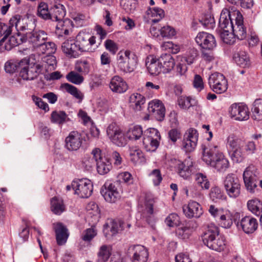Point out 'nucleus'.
<instances>
[{"instance_id":"a19ab883","label":"nucleus","mask_w":262,"mask_h":262,"mask_svg":"<svg viewBox=\"0 0 262 262\" xmlns=\"http://www.w3.org/2000/svg\"><path fill=\"white\" fill-rule=\"evenodd\" d=\"M247 207L249 211L256 216H259L262 212V202L258 199L249 200L247 202Z\"/></svg>"},{"instance_id":"e2e57ef3","label":"nucleus","mask_w":262,"mask_h":262,"mask_svg":"<svg viewBox=\"0 0 262 262\" xmlns=\"http://www.w3.org/2000/svg\"><path fill=\"white\" fill-rule=\"evenodd\" d=\"M232 23L230 19L227 18V15L224 11H222L219 19V26L223 30V31L230 29V23Z\"/></svg>"},{"instance_id":"72a5a7b5","label":"nucleus","mask_w":262,"mask_h":262,"mask_svg":"<svg viewBox=\"0 0 262 262\" xmlns=\"http://www.w3.org/2000/svg\"><path fill=\"white\" fill-rule=\"evenodd\" d=\"M192 162L189 159H186L178 165V173L184 179H188L192 173Z\"/></svg>"},{"instance_id":"0e129e2a","label":"nucleus","mask_w":262,"mask_h":262,"mask_svg":"<svg viewBox=\"0 0 262 262\" xmlns=\"http://www.w3.org/2000/svg\"><path fill=\"white\" fill-rule=\"evenodd\" d=\"M191 233L190 229L186 226H182L178 228L176 230L177 236L181 239H187L189 237Z\"/></svg>"},{"instance_id":"338daca9","label":"nucleus","mask_w":262,"mask_h":262,"mask_svg":"<svg viewBox=\"0 0 262 262\" xmlns=\"http://www.w3.org/2000/svg\"><path fill=\"white\" fill-rule=\"evenodd\" d=\"M201 24L207 29H213L215 26L214 17L210 14H206L200 20Z\"/></svg>"},{"instance_id":"6e6d98bb","label":"nucleus","mask_w":262,"mask_h":262,"mask_svg":"<svg viewBox=\"0 0 262 262\" xmlns=\"http://www.w3.org/2000/svg\"><path fill=\"white\" fill-rule=\"evenodd\" d=\"M242 145L240 142L233 135H230L227 139V148L229 152L231 150L237 148Z\"/></svg>"},{"instance_id":"2f4dec72","label":"nucleus","mask_w":262,"mask_h":262,"mask_svg":"<svg viewBox=\"0 0 262 262\" xmlns=\"http://www.w3.org/2000/svg\"><path fill=\"white\" fill-rule=\"evenodd\" d=\"M62 51L71 57L77 58L80 55L77 45L75 40L67 39L61 46Z\"/></svg>"},{"instance_id":"e433bc0d","label":"nucleus","mask_w":262,"mask_h":262,"mask_svg":"<svg viewBox=\"0 0 262 262\" xmlns=\"http://www.w3.org/2000/svg\"><path fill=\"white\" fill-rule=\"evenodd\" d=\"M196 101L191 98L190 97H187L185 96H181L178 99V104L181 108L183 110H187L190 107H198L200 108L199 106L196 105Z\"/></svg>"},{"instance_id":"49530a36","label":"nucleus","mask_w":262,"mask_h":262,"mask_svg":"<svg viewBox=\"0 0 262 262\" xmlns=\"http://www.w3.org/2000/svg\"><path fill=\"white\" fill-rule=\"evenodd\" d=\"M147 14L152 18L151 21L154 23L160 21L165 15L164 10L157 7L149 8L147 10Z\"/></svg>"},{"instance_id":"dca6fc26","label":"nucleus","mask_w":262,"mask_h":262,"mask_svg":"<svg viewBox=\"0 0 262 262\" xmlns=\"http://www.w3.org/2000/svg\"><path fill=\"white\" fill-rule=\"evenodd\" d=\"M96 158V167L98 172L100 174H105L108 173L112 168V164L110 160L103 156L99 148H95L92 151Z\"/></svg>"},{"instance_id":"5701e85b","label":"nucleus","mask_w":262,"mask_h":262,"mask_svg":"<svg viewBox=\"0 0 262 262\" xmlns=\"http://www.w3.org/2000/svg\"><path fill=\"white\" fill-rule=\"evenodd\" d=\"M83 138L77 131H72L65 139V147L70 151L78 150L81 146Z\"/></svg>"},{"instance_id":"f704fd0d","label":"nucleus","mask_w":262,"mask_h":262,"mask_svg":"<svg viewBox=\"0 0 262 262\" xmlns=\"http://www.w3.org/2000/svg\"><path fill=\"white\" fill-rule=\"evenodd\" d=\"M124 229V223L121 221L110 220L104 225L103 232L107 233L110 231L112 235H116Z\"/></svg>"},{"instance_id":"a18cd8bd","label":"nucleus","mask_w":262,"mask_h":262,"mask_svg":"<svg viewBox=\"0 0 262 262\" xmlns=\"http://www.w3.org/2000/svg\"><path fill=\"white\" fill-rule=\"evenodd\" d=\"M61 88L65 90L68 93L73 96L75 98L79 100V102H81L83 99V94L78 90V89L68 83H63L61 85Z\"/></svg>"},{"instance_id":"f257e3e1","label":"nucleus","mask_w":262,"mask_h":262,"mask_svg":"<svg viewBox=\"0 0 262 262\" xmlns=\"http://www.w3.org/2000/svg\"><path fill=\"white\" fill-rule=\"evenodd\" d=\"M202 160L217 171L224 172L229 167V162L215 145H202Z\"/></svg>"},{"instance_id":"5fc2aeb1","label":"nucleus","mask_w":262,"mask_h":262,"mask_svg":"<svg viewBox=\"0 0 262 262\" xmlns=\"http://www.w3.org/2000/svg\"><path fill=\"white\" fill-rule=\"evenodd\" d=\"M75 70L81 74L86 75L90 71V63L85 60L79 61L76 64Z\"/></svg>"},{"instance_id":"f03ea898","label":"nucleus","mask_w":262,"mask_h":262,"mask_svg":"<svg viewBox=\"0 0 262 262\" xmlns=\"http://www.w3.org/2000/svg\"><path fill=\"white\" fill-rule=\"evenodd\" d=\"M219 233L217 226L213 224L209 225L201 236L203 243L212 250L217 252L224 251L226 246V239L224 235H220Z\"/></svg>"},{"instance_id":"7ed1b4c3","label":"nucleus","mask_w":262,"mask_h":262,"mask_svg":"<svg viewBox=\"0 0 262 262\" xmlns=\"http://www.w3.org/2000/svg\"><path fill=\"white\" fill-rule=\"evenodd\" d=\"M30 57L25 58L21 60H10L5 64V70L7 73H14L19 72V76L24 80H33L32 67H29Z\"/></svg>"},{"instance_id":"cd10ccee","label":"nucleus","mask_w":262,"mask_h":262,"mask_svg":"<svg viewBox=\"0 0 262 262\" xmlns=\"http://www.w3.org/2000/svg\"><path fill=\"white\" fill-rule=\"evenodd\" d=\"M230 28L231 31L233 33V34L237 38V39L239 40H243L246 37V29L243 25V20L242 16L239 18H236L234 26L233 23L231 22Z\"/></svg>"},{"instance_id":"8fccbe9b","label":"nucleus","mask_w":262,"mask_h":262,"mask_svg":"<svg viewBox=\"0 0 262 262\" xmlns=\"http://www.w3.org/2000/svg\"><path fill=\"white\" fill-rule=\"evenodd\" d=\"M37 15L38 17L45 20L49 19L50 8L49 9L48 5L44 2H41L38 6Z\"/></svg>"},{"instance_id":"603ef678","label":"nucleus","mask_w":262,"mask_h":262,"mask_svg":"<svg viewBox=\"0 0 262 262\" xmlns=\"http://www.w3.org/2000/svg\"><path fill=\"white\" fill-rule=\"evenodd\" d=\"M254 119L260 120L262 117V99L255 100L252 108Z\"/></svg>"},{"instance_id":"a878e982","label":"nucleus","mask_w":262,"mask_h":262,"mask_svg":"<svg viewBox=\"0 0 262 262\" xmlns=\"http://www.w3.org/2000/svg\"><path fill=\"white\" fill-rule=\"evenodd\" d=\"M183 210L185 216L189 219L200 217L203 214L202 208L200 204L193 201H190L188 204L184 205Z\"/></svg>"},{"instance_id":"ea45409f","label":"nucleus","mask_w":262,"mask_h":262,"mask_svg":"<svg viewBox=\"0 0 262 262\" xmlns=\"http://www.w3.org/2000/svg\"><path fill=\"white\" fill-rule=\"evenodd\" d=\"M232 160L234 162L240 163L242 162L246 157V154L244 150L243 145L231 150L229 152Z\"/></svg>"},{"instance_id":"2eb2a0df","label":"nucleus","mask_w":262,"mask_h":262,"mask_svg":"<svg viewBox=\"0 0 262 262\" xmlns=\"http://www.w3.org/2000/svg\"><path fill=\"white\" fill-rule=\"evenodd\" d=\"M243 179L247 190L254 193L257 188L259 177L254 167L249 166L243 173Z\"/></svg>"},{"instance_id":"b1692460","label":"nucleus","mask_w":262,"mask_h":262,"mask_svg":"<svg viewBox=\"0 0 262 262\" xmlns=\"http://www.w3.org/2000/svg\"><path fill=\"white\" fill-rule=\"evenodd\" d=\"M238 228H241L246 234L253 233L258 227L256 219L251 216H245L236 224Z\"/></svg>"},{"instance_id":"09e8293b","label":"nucleus","mask_w":262,"mask_h":262,"mask_svg":"<svg viewBox=\"0 0 262 262\" xmlns=\"http://www.w3.org/2000/svg\"><path fill=\"white\" fill-rule=\"evenodd\" d=\"M144 135L142 127L140 125L131 126L127 132V136L130 140H137Z\"/></svg>"},{"instance_id":"c756f323","label":"nucleus","mask_w":262,"mask_h":262,"mask_svg":"<svg viewBox=\"0 0 262 262\" xmlns=\"http://www.w3.org/2000/svg\"><path fill=\"white\" fill-rule=\"evenodd\" d=\"M146 66L151 75H158L162 72L158 58L154 55H149L147 57Z\"/></svg>"},{"instance_id":"680f3d73","label":"nucleus","mask_w":262,"mask_h":262,"mask_svg":"<svg viewBox=\"0 0 262 262\" xmlns=\"http://www.w3.org/2000/svg\"><path fill=\"white\" fill-rule=\"evenodd\" d=\"M219 224L224 228H229L232 225V220L229 214H222L220 215L219 219H217Z\"/></svg>"},{"instance_id":"a211bd4d","label":"nucleus","mask_w":262,"mask_h":262,"mask_svg":"<svg viewBox=\"0 0 262 262\" xmlns=\"http://www.w3.org/2000/svg\"><path fill=\"white\" fill-rule=\"evenodd\" d=\"M229 113L231 118L237 121H246L249 118L248 108L242 103L232 104L229 108Z\"/></svg>"},{"instance_id":"58836bf2","label":"nucleus","mask_w":262,"mask_h":262,"mask_svg":"<svg viewBox=\"0 0 262 262\" xmlns=\"http://www.w3.org/2000/svg\"><path fill=\"white\" fill-rule=\"evenodd\" d=\"M69 119L68 115L64 111H54L52 112L51 115V121L52 123L59 125L63 124Z\"/></svg>"},{"instance_id":"bf43d9fd","label":"nucleus","mask_w":262,"mask_h":262,"mask_svg":"<svg viewBox=\"0 0 262 262\" xmlns=\"http://www.w3.org/2000/svg\"><path fill=\"white\" fill-rule=\"evenodd\" d=\"M120 5L127 12H133L137 6V0H120Z\"/></svg>"},{"instance_id":"c85d7f7f","label":"nucleus","mask_w":262,"mask_h":262,"mask_svg":"<svg viewBox=\"0 0 262 262\" xmlns=\"http://www.w3.org/2000/svg\"><path fill=\"white\" fill-rule=\"evenodd\" d=\"M158 58L163 73H168L173 69L175 62L171 54L163 53Z\"/></svg>"},{"instance_id":"79ce46f5","label":"nucleus","mask_w":262,"mask_h":262,"mask_svg":"<svg viewBox=\"0 0 262 262\" xmlns=\"http://www.w3.org/2000/svg\"><path fill=\"white\" fill-rule=\"evenodd\" d=\"M129 101L136 111H140L142 105L145 102V98L139 93H134L129 97Z\"/></svg>"},{"instance_id":"0eeeda50","label":"nucleus","mask_w":262,"mask_h":262,"mask_svg":"<svg viewBox=\"0 0 262 262\" xmlns=\"http://www.w3.org/2000/svg\"><path fill=\"white\" fill-rule=\"evenodd\" d=\"M96 36L91 35L85 31H80L76 37L75 40L80 53L92 52V46L96 43Z\"/></svg>"},{"instance_id":"4468645a","label":"nucleus","mask_w":262,"mask_h":262,"mask_svg":"<svg viewBox=\"0 0 262 262\" xmlns=\"http://www.w3.org/2000/svg\"><path fill=\"white\" fill-rule=\"evenodd\" d=\"M154 200L149 196H145L144 202L139 201L138 205V211L140 213L141 218L150 224L153 218V204Z\"/></svg>"},{"instance_id":"f3484780","label":"nucleus","mask_w":262,"mask_h":262,"mask_svg":"<svg viewBox=\"0 0 262 262\" xmlns=\"http://www.w3.org/2000/svg\"><path fill=\"white\" fill-rule=\"evenodd\" d=\"M106 133L112 142L116 145L122 147L126 145V140L124 133L115 123L108 125Z\"/></svg>"},{"instance_id":"3c124183","label":"nucleus","mask_w":262,"mask_h":262,"mask_svg":"<svg viewBox=\"0 0 262 262\" xmlns=\"http://www.w3.org/2000/svg\"><path fill=\"white\" fill-rule=\"evenodd\" d=\"M97 234V231L95 226H92L91 228H88L82 232L81 238L85 242H91Z\"/></svg>"},{"instance_id":"423d86ee","label":"nucleus","mask_w":262,"mask_h":262,"mask_svg":"<svg viewBox=\"0 0 262 262\" xmlns=\"http://www.w3.org/2000/svg\"><path fill=\"white\" fill-rule=\"evenodd\" d=\"M194 180L196 184L201 187V189L191 186L188 189L184 188V190L187 196L190 195L193 198L202 199L204 197L202 190H208L210 188V182L206 175L201 172L196 173L194 175Z\"/></svg>"},{"instance_id":"412c9836","label":"nucleus","mask_w":262,"mask_h":262,"mask_svg":"<svg viewBox=\"0 0 262 262\" xmlns=\"http://www.w3.org/2000/svg\"><path fill=\"white\" fill-rule=\"evenodd\" d=\"M195 40L202 49L213 50L216 45L214 36L205 32L199 33Z\"/></svg>"},{"instance_id":"de8ad7c7","label":"nucleus","mask_w":262,"mask_h":262,"mask_svg":"<svg viewBox=\"0 0 262 262\" xmlns=\"http://www.w3.org/2000/svg\"><path fill=\"white\" fill-rule=\"evenodd\" d=\"M198 56V50L195 48L189 49L184 56L180 57L181 61L185 62L187 65L193 64L196 60Z\"/></svg>"},{"instance_id":"4d7b16f0","label":"nucleus","mask_w":262,"mask_h":262,"mask_svg":"<svg viewBox=\"0 0 262 262\" xmlns=\"http://www.w3.org/2000/svg\"><path fill=\"white\" fill-rule=\"evenodd\" d=\"M92 157L86 156L84 157L82 161V167L86 171H91L93 167L96 165V158H94V155Z\"/></svg>"},{"instance_id":"1a4fd4ad","label":"nucleus","mask_w":262,"mask_h":262,"mask_svg":"<svg viewBox=\"0 0 262 262\" xmlns=\"http://www.w3.org/2000/svg\"><path fill=\"white\" fill-rule=\"evenodd\" d=\"M118 181L113 183L107 181L102 187L100 193L106 202L113 203L120 199L121 195L118 190Z\"/></svg>"},{"instance_id":"9b49d317","label":"nucleus","mask_w":262,"mask_h":262,"mask_svg":"<svg viewBox=\"0 0 262 262\" xmlns=\"http://www.w3.org/2000/svg\"><path fill=\"white\" fill-rule=\"evenodd\" d=\"M227 194L230 198H236L241 193V183L238 178L234 174H228L224 181Z\"/></svg>"},{"instance_id":"864d4df0","label":"nucleus","mask_w":262,"mask_h":262,"mask_svg":"<svg viewBox=\"0 0 262 262\" xmlns=\"http://www.w3.org/2000/svg\"><path fill=\"white\" fill-rule=\"evenodd\" d=\"M210 197L214 202H217L220 200H225L226 198L224 192L217 186L213 187L211 189Z\"/></svg>"},{"instance_id":"6ab92c4d","label":"nucleus","mask_w":262,"mask_h":262,"mask_svg":"<svg viewBox=\"0 0 262 262\" xmlns=\"http://www.w3.org/2000/svg\"><path fill=\"white\" fill-rule=\"evenodd\" d=\"M52 54H46V56L41 57V63L37 64L35 66V73L37 75H40V73L49 72L55 69L56 60L55 57Z\"/></svg>"},{"instance_id":"aec40b11","label":"nucleus","mask_w":262,"mask_h":262,"mask_svg":"<svg viewBox=\"0 0 262 262\" xmlns=\"http://www.w3.org/2000/svg\"><path fill=\"white\" fill-rule=\"evenodd\" d=\"M198 133L194 128H189L184 135L182 148L186 152L192 151L195 148L198 140Z\"/></svg>"},{"instance_id":"ddd939ff","label":"nucleus","mask_w":262,"mask_h":262,"mask_svg":"<svg viewBox=\"0 0 262 262\" xmlns=\"http://www.w3.org/2000/svg\"><path fill=\"white\" fill-rule=\"evenodd\" d=\"M210 89L217 94L225 92L228 89L227 80L221 73L217 72L212 74L208 78Z\"/></svg>"},{"instance_id":"774afa93","label":"nucleus","mask_w":262,"mask_h":262,"mask_svg":"<svg viewBox=\"0 0 262 262\" xmlns=\"http://www.w3.org/2000/svg\"><path fill=\"white\" fill-rule=\"evenodd\" d=\"M230 31H231L230 29L223 31L221 34V37L225 43L231 45L235 42V38L233 33H230Z\"/></svg>"},{"instance_id":"20e7f679","label":"nucleus","mask_w":262,"mask_h":262,"mask_svg":"<svg viewBox=\"0 0 262 262\" xmlns=\"http://www.w3.org/2000/svg\"><path fill=\"white\" fill-rule=\"evenodd\" d=\"M47 34L44 31L39 30L34 32V60L36 59V54L39 56L55 52V44L51 41L47 42Z\"/></svg>"},{"instance_id":"f8f14e48","label":"nucleus","mask_w":262,"mask_h":262,"mask_svg":"<svg viewBox=\"0 0 262 262\" xmlns=\"http://www.w3.org/2000/svg\"><path fill=\"white\" fill-rule=\"evenodd\" d=\"M72 189L74 190L75 193L80 197L88 198L92 194L93 185L89 179H78L72 182Z\"/></svg>"},{"instance_id":"37998d69","label":"nucleus","mask_w":262,"mask_h":262,"mask_svg":"<svg viewBox=\"0 0 262 262\" xmlns=\"http://www.w3.org/2000/svg\"><path fill=\"white\" fill-rule=\"evenodd\" d=\"M129 155L130 161L134 164H137L141 162L142 159L143 158L142 151L137 146L129 147Z\"/></svg>"},{"instance_id":"13d9d810","label":"nucleus","mask_w":262,"mask_h":262,"mask_svg":"<svg viewBox=\"0 0 262 262\" xmlns=\"http://www.w3.org/2000/svg\"><path fill=\"white\" fill-rule=\"evenodd\" d=\"M66 78L69 82L75 84H80L84 80L83 76L74 71L69 72L66 75Z\"/></svg>"},{"instance_id":"052dcab7","label":"nucleus","mask_w":262,"mask_h":262,"mask_svg":"<svg viewBox=\"0 0 262 262\" xmlns=\"http://www.w3.org/2000/svg\"><path fill=\"white\" fill-rule=\"evenodd\" d=\"M110 254L109 247L107 245L102 246L98 253V260L100 262H105L108 260Z\"/></svg>"},{"instance_id":"4c0bfd02","label":"nucleus","mask_w":262,"mask_h":262,"mask_svg":"<svg viewBox=\"0 0 262 262\" xmlns=\"http://www.w3.org/2000/svg\"><path fill=\"white\" fill-rule=\"evenodd\" d=\"M51 205L52 211L56 215H60L65 210L63 200L56 196L51 199Z\"/></svg>"},{"instance_id":"c03bdc74","label":"nucleus","mask_w":262,"mask_h":262,"mask_svg":"<svg viewBox=\"0 0 262 262\" xmlns=\"http://www.w3.org/2000/svg\"><path fill=\"white\" fill-rule=\"evenodd\" d=\"M61 88L65 90L68 93L73 96L75 98L79 100V102H81L83 99V94L78 90V89L68 83H63L61 85Z\"/></svg>"},{"instance_id":"c9c22d12","label":"nucleus","mask_w":262,"mask_h":262,"mask_svg":"<svg viewBox=\"0 0 262 262\" xmlns=\"http://www.w3.org/2000/svg\"><path fill=\"white\" fill-rule=\"evenodd\" d=\"M233 59L238 66L243 68H249L251 64L248 54L243 51L234 53Z\"/></svg>"},{"instance_id":"9d476101","label":"nucleus","mask_w":262,"mask_h":262,"mask_svg":"<svg viewBox=\"0 0 262 262\" xmlns=\"http://www.w3.org/2000/svg\"><path fill=\"white\" fill-rule=\"evenodd\" d=\"M21 16L17 14L12 16L9 20V25L0 22V46H3V42L11 33L13 28L15 27L17 31L18 30V24L20 23ZM21 30H26V26H21L19 28Z\"/></svg>"},{"instance_id":"69168bd1","label":"nucleus","mask_w":262,"mask_h":262,"mask_svg":"<svg viewBox=\"0 0 262 262\" xmlns=\"http://www.w3.org/2000/svg\"><path fill=\"white\" fill-rule=\"evenodd\" d=\"M166 224L170 227L177 226L180 224V217L176 213L170 214L165 219Z\"/></svg>"},{"instance_id":"4be33fe9","label":"nucleus","mask_w":262,"mask_h":262,"mask_svg":"<svg viewBox=\"0 0 262 262\" xmlns=\"http://www.w3.org/2000/svg\"><path fill=\"white\" fill-rule=\"evenodd\" d=\"M128 253L132 256L133 262H146L148 257V252L146 248L141 245L130 246Z\"/></svg>"},{"instance_id":"473e14b6","label":"nucleus","mask_w":262,"mask_h":262,"mask_svg":"<svg viewBox=\"0 0 262 262\" xmlns=\"http://www.w3.org/2000/svg\"><path fill=\"white\" fill-rule=\"evenodd\" d=\"M110 88L113 92L123 93L126 91L128 86L122 78L118 76H115L111 80Z\"/></svg>"},{"instance_id":"393cba45","label":"nucleus","mask_w":262,"mask_h":262,"mask_svg":"<svg viewBox=\"0 0 262 262\" xmlns=\"http://www.w3.org/2000/svg\"><path fill=\"white\" fill-rule=\"evenodd\" d=\"M66 13V12L63 5L58 4L53 6L50 8L49 19L57 22L56 25H58V27H61L63 21L66 20L64 19Z\"/></svg>"},{"instance_id":"39448f33","label":"nucleus","mask_w":262,"mask_h":262,"mask_svg":"<svg viewBox=\"0 0 262 262\" xmlns=\"http://www.w3.org/2000/svg\"><path fill=\"white\" fill-rule=\"evenodd\" d=\"M117 66L122 72L131 73L134 71L137 63L136 55L129 50L120 51L116 56Z\"/></svg>"},{"instance_id":"bb28decb","label":"nucleus","mask_w":262,"mask_h":262,"mask_svg":"<svg viewBox=\"0 0 262 262\" xmlns=\"http://www.w3.org/2000/svg\"><path fill=\"white\" fill-rule=\"evenodd\" d=\"M148 110L149 113H152L158 120H162L165 116V108L159 100H154L149 102Z\"/></svg>"},{"instance_id":"6e6552de","label":"nucleus","mask_w":262,"mask_h":262,"mask_svg":"<svg viewBox=\"0 0 262 262\" xmlns=\"http://www.w3.org/2000/svg\"><path fill=\"white\" fill-rule=\"evenodd\" d=\"M160 135L159 131L154 128L147 129L144 132L143 144L147 151H155L159 145Z\"/></svg>"},{"instance_id":"7c9ffc66","label":"nucleus","mask_w":262,"mask_h":262,"mask_svg":"<svg viewBox=\"0 0 262 262\" xmlns=\"http://www.w3.org/2000/svg\"><path fill=\"white\" fill-rule=\"evenodd\" d=\"M53 228L56 233V239L58 245L64 244L69 236L66 227L61 223H57L53 224Z\"/></svg>"}]
</instances>
